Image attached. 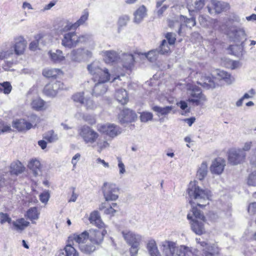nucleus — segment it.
<instances>
[{
  "label": "nucleus",
  "mask_w": 256,
  "mask_h": 256,
  "mask_svg": "<svg viewBox=\"0 0 256 256\" xmlns=\"http://www.w3.org/2000/svg\"><path fill=\"white\" fill-rule=\"evenodd\" d=\"M188 196L190 197L189 202L192 206V216L190 214H188L187 218L188 220H198L204 222L205 217L201 212L200 210H198L193 204H196L200 207H203L206 205V202L209 198L210 192L208 190H203L200 188L195 184L190 183L187 190Z\"/></svg>",
  "instance_id": "1"
},
{
  "label": "nucleus",
  "mask_w": 256,
  "mask_h": 256,
  "mask_svg": "<svg viewBox=\"0 0 256 256\" xmlns=\"http://www.w3.org/2000/svg\"><path fill=\"white\" fill-rule=\"evenodd\" d=\"M87 68L92 76L93 82L106 83L110 80V74L108 70L105 68L101 67L98 62H94L88 64Z\"/></svg>",
  "instance_id": "2"
},
{
  "label": "nucleus",
  "mask_w": 256,
  "mask_h": 256,
  "mask_svg": "<svg viewBox=\"0 0 256 256\" xmlns=\"http://www.w3.org/2000/svg\"><path fill=\"white\" fill-rule=\"evenodd\" d=\"M186 96L188 102L196 106L200 105L206 100L202 89L196 85L189 84L187 86Z\"/></svg>",
  "instance_id": "3"
},
{
  "label": "nucleus",
  "mask_w": 256,
  "mask_h": 256,
  "mask_svg": "<svg viewBox=\"0 0 256 256\" xmlns=\"http://www.w3.org/2000/svg\"><path fill=\"white\" fill-rule=\"evenodd\" d=\"M80 136L86 144H92L98 139L99 134L92 128L88 126H83L78 130Z\"/></svg>",
  "instance_id": "4"
},
{
  "label": "nucleus",
  "mask_w": 256,
  "mask_h": 256,
  "mask_svg": "<svg viewBox=\"0 0 256 256\" xmlns=\"http://www.w3.org/2000/svg\"><path fill=\"white\" fill-rule=\"evenodd\" d=\"M102 192L106 201L116 200L118 197V189L115 184L105 182L102 187Z\"/></svg>",
  "instance_id": "5"
},
{
  "label": "nucleus",
  "mask_w": 256,
  "mask_h": 256,
  "mask_svg": "<svg viewBox=\"0 0 256 256\" xmlns=\"http://www.w3.org/2000/svg\"><path fill=\"white\" fill-rule=\"evenodd\" d=\"M246 156V152L240 148H232L229 150L228 160L232 165H237L243 162Z\"/></svg>",
  "instance_id": "6"
},
{
  "label": "nucleus",
  "mask_w": 256,
  "mask_h": 256,
  "mask_svg": "<svg viewBox=\"0 0 256 256\" xmlns=\"http://www.w3.org/2000/svg\"><path fill=\"white\" fill-rule=\"evenodd\" d=\"M196 240L204 251L203 256H214L218 254L219 249L216 244H210L206 241L201 240L200 238H196Z\"/></svg>",
  "instance_id": "7"
},
{
  "label": "nucleus",
  "mask_w": 256,
  "mask_h": 256,
  "mask_svg": "<svg viewBox=\"0 0 256 256\" xmlns=\"http://www.w3.org/2000/svg\"><path fill=\"white\" fill-rule=\"evenodd\" d=\"M98 130L108 136L114 138L121 133V128L114 124H106L98 126Z\"/></svg>",
  "instance_id": "8"
},
{
  "label": "nucleus",
  "mask_w": 256,
  "mask_h": 256,
  "mask_svg": "<svg viewBox=\"0 0 256 256\" xmlns=\"http://www.w3.org/2000/svg\"><path fill=\"white\" fill-rule=\"evenodd\" d=\"M106 233L107 232L104 229H91L88 232L89 240L91 243L98 246L102 242L104 237Z\"/></svg>",
  "instance_id": "9"
},
{
  "label": "nucleus",
  "mask_w": 256,
  "mask_h": 256,
  "mask_svg": "<svg viewBox=\"0 0 256 256\" xmlns=\"http://www.w3.org/2000/svg\"><path fill=\"white\" fill-rule=\"evenodd\" d=\"M208 11L210 14L214 13L220 14L222 12L228 10L230 8V4L226 2L212 0L211 6H207Z\"/></svg>",
  "instance_id": "10"
},
{
  "label": "nucleus",
  "mask_w": 256,
  "mask_h": 256,
  "mask_svg": "<svg viewBox=\"0 0 256 256\" xmlns=\"http://www.w3.org/2000/svg\"><path fill=\"white\" fill-rule=\"evenodd\" d=\"M137 118L136 112L128 108L124 109L118 116L121 124L128 123L135 121Z\"/></svg>",
  "instance_id": "11"
},
{
  "label": "nucleus",
  "mask_w": 256,
  "mask_h": 256,
  "mask_svg": "<svg viewBox=\"0 0 256 256\" xmlns=\"http://www.w3.org/2000/svg\"><path fill=\"white\" fill-rule=\"evenodd\" d=\"M122 236L126 242L130 246L140 245L142 240V236L131 231H122Z\"/></svg>",
  "instance_id": "12"
},
{
  "label": "nucleus",
  "mask_w": 256,
  "mask_h": 256,
  "mask_svg": "<svg viewBox=\"0 0 256 256\" xmlns=\"http://www.w3.org/2000/svg\"><path fill=\"white\" fill-rule=\"evenodd\" d=\"M62 45L66 48H72L77 46L76 34L75 32H68L64 35Z\"/></svg>",
  "instance_id": "13"
},
{
  "label": "nucleus",
  "mask_w": 256,
  "mask_h": 256,
  "mask_svg": "<svg viewBox=\"0 0 256 256\" xmlns=\"http://www.w3.org/2000/svg\"><path fill=\"white\" fill-rule=\"evenodd\" d=\"M26 41L22 36H18L14 38V44L12 46L14 53L18 56L22 54L26 46Z\"/></svg>",
  "instance_id": "14"
},
{
  "label": "nucleus",
  "mask_w": 256,
  "mask_h": 256,
  "mask_svg": "<svg viewBox=\"0 0 256 256\" xmlns=\"http://www.w3.org/2000/svg\"><path fill=\"white\" fill-rule=\"evenodd\" d=\"M56 32L59 34H62L71 30H76L73 23L68 19H62L59 21L56 28Z\"/></svg>",
  "instance_id": "15"
},
{
  "label": "nucleus",
  "mask_w": 256,
  "mask_h": 256,
  "mask_svg": "<svg viewBox=\"0 0 256 256\" xmlns=\"http://www.w3.org/2000/svg\"><path fill=\"white\" fill-rule=\"evenodd\" d=\"M216 78H212L209 76L202 75L200 80L197 82L198 84L206 89H213L216 87Z\"/></svg>",
  "instance_id": "16"
},
{
  "label": "nucleus",
  "mask_w": 256,
  "mask_h": 256,
  "mask_svg": "<svg viewBox=\"0 0 256 256\" xmlns=\"http://www.w3.org/2000/svg\"><path fill=\"white\" fill-rule=\"evenodd\" d=\"M225 166V160L221 158H218L212 162L210 171L213 174H220L223 172Z\"/></svg>",
  "instance_id": "17"
},
{
  "label": "nucleus",
  "mask_w": 256,
  "mask_h": 256,
  "mask_svg": "<svg viewBox=\"0 0 256 256\" xmlns=\"http://www.w3.org/2000/svg\"><path fill=\"white\" fill-rule=\"evenodd\" d=\"M28 166L34 176L42 175V166L38 160L36 159L31 160L29 162Z\"/></svg>",
  "instance_id": "18"
},
{
  "label": "nucleus",
  "mask_w": 256,
  "mask_h": 256,
  "mask_svg": "<svg viewBox=\"0 0 256 256\" xmlns=\"http://www.w3.org/2000/svg\"><path fill=\"white\" fill-rule=\"evenodd\" d=\"M88 232L84 231L80 234H74L72 236L68 237V242L74 240L78 244V247L81 244H84L88 239H89Z\"/></svg>",
  "instance_id": "19"
},
{
  "label": "nucleus",
  "mask_w": 256,
  "mask_h": 256,
  "mask_svg": "<svg viewBox=\"0 0 256 256\" xmlns=\"http://www.w3.org/2000/svg\"><path fill=\"white\" fill-rule=\"evenodd\" d=\"M204 0H188V8L190 14L194 11H198L204 6Z\"/></svg>",
  "instance_id": "20"
},
{
  "label": "nucleus",
  "mask_w": 256,
  "mask_h": 256,
  "mask_svg": "<svg viewBox=\"0 0 256 256\" xmlns=\"http://www.w3.org/2000/svg\"><path fill=\"white\" fill-rule=\"evenodd\" d=\"M12 126L18 131L22 132L30 129L32 124L24 119H20L14 121L12 124Z\"/></svg>",
  "instance_id": "21"
},
{
  "label": "nucleus",
  "mask_w": 256,
  "mask_h": 256,
  "mask_svg": "<svg viewBox=\"0 0 256 256\" xmlns=\"http://www.w3.org/2000/svg\"><path fill=\"white\" fill-rule=\"evenodd\" d=\"M48 54L51 61L55 64H60L65 59L62 52L60 50H50L48 52Z\"/></svg>",
  "instance_id": "22"
},
{
  "label": "nucleus",
  "mask_w": 256,
  "mask_h": 256,
  "mask_svg": "<svg viewBox=\"0 0 256 256\" xmlns=\"http://www.w3.org/2000/svg\"><path fill=\"white\" fill-rule=\"evenodd\" d=\"M134 22L138 24L140 23L146 15V8L145 6H140L134 12Z\"/></svg>",
  "instance_id": "23"
},
{
  "label": "nucleus",
  "mask_w": 256,
  "mask_h": 256,
  "mask_svg": "<svg viewBox=\"0 0 256 256\" xmlns=\"http://www.w3.org/2000/svg\"><path fill=\"white\" fill-rule=\"evenodd\" d=\"M115 98L117 101L122 105L126 104L128 101L127 92L123 88L116 90Z\"/></svg>",
  "instance_id": "24"
},
{
  "label": "nucleus",
  "mask_w": 256,
  "mask_h": 256,
  "mask_svg": "<svg viewBox=\"0 0 256 256\" xmlns=\"http://www.w3.org/2000/svg\"><path fill=\"white\" fill-rule=\"evenodd\" d=\"M136 58L131 54H124L122 57V62L124 68L128 69L134 65Z\"/></svg>",
  "instance_id": "25"
},
{
  "label": "nucleus",
  "mask_w": 256,
  "mask_h": 256,
  "mask_svg": "<svg viewBox=\"0 0 256 256\" xmlns=\"http://www.w3.org/2000/svg\"><path fill=\"white\" fill-rule=\"evenodd\" d=\"M94 87L92 89V95L96 96L104 94L107 90V87L105 83L100 82H94Z\"/></svg>",
  "instance_id": "26"
},
{
  "label": "nucleus",
  "mask_w": 256,
  "mask_h": 256,
  "mask_svg": "<svg viewBox=\"0 0 256 256\" xmlns=\"http://www.w3.org/2000/svg\"><path fill=\"white\" fill-rule=\"evenodd\" d=\"M89 220L91 224H95L99 228H102L104 225L98 211H94L90 214Z\"/></svg>",
  "instance_id": "27"
},
{
  "label": "nucleus",
  "mask_w": 256,
  "mask_h": 256,
  "mask_svg": "<svg viewBox=\"0 0 256 256\" xmlns=\"http://www.w3.org/2000/svg\"><path fill=\"white\" fill-rule=\"evenodd\" d=\"M204 222L198 220H192L191 223L192 230L197 234L200 235L204 232Z\"/></svg>",
  "instance_id": "28"
},
{
  "label": "nucleus",
  "mask_w": 256,
  "mask_h": 256,
  "mask_svg": "<svg viewBox=\"0 0 256 256\" xmlns=\"http://www.w3.org/2000/svg\"><path fill=\"white\" fill-rule=\"evenodd\" d=\"M24 166L20 161L14 162L10 166V172L12 174L18 176L24 172Z\"/></svg>",
  "instance_id": "29"
},
{
  "label": "nucleus",
  "mask_w": 256,
  "mask_h": 256,
  "mask_svg": "<svg viewBox=\"0 0 256 256\" xmlns=\"http://www.w3.org/2000/svg\"><path fill=\"white\" fill-rule=\"evenodd\" d=\"M104 60L106 63L110 64L116 62L118 58V54L114 50L102 52Z\"/></svg>",
  "instance_id": "30"
},
{
  "label": "nucleus",
  "mask_w": 256,
  "mask_h": 256,
  "mask_svg": "<svg viewBox=\"0 0 256 256\" xmlns=\"http://www.w3.org/2000/svg\"><path fill=\"white\" fill-rule=\"evenodd\" d=\"M173 109V106H166L161 107L158 106H154L152 107V110L154 111L156 115L158 116H166L169 114Z\"/></svg>",
  "instance_id": "31"
},
{
  "label": "nucleus",
  "mask_w": 256,
  "mask_h": 256,
  "mask_svg": "<svg viewBox=\"0 0 256 256\" xmlns=\"http://www.w3.org/2000/svg\"><path fill=\"white\" fill-rule=\"evenodd\" d=\"M33 109L37 111H42L46 108V102L40 98H34L31 102Z\"/></svg>",
  "instance_id": "32"
},
{
  "label": "nucleus",
  "mask_w": 256,
  "mask_h": 256,
  "mask_svg": "<svg viewBox=\"0 0 256 256\" xmlns=\"http://www.w3.org/2000/svg\"><path fill=\"white\" fill-rule=\"evenodd\" d=\"M179 20L180 22L183 24V26H186L190 28L196 24V18L192 16L188 18L183 15H180L179 16Z\"/></svg>",
  "instance_id": "33"
},
{
  "label": "nucleus",
  "mask_w": 256,
  "mask_h": 256,
  "mask_svg": "<svg viewBox=\"0 0 256 256\" xmlns=\"http://www.w3.org/2000/svg\"><path fill=\"white\" fill-rule=\"evenodd\" d=\"M168 26L170 28L176 31L178 34H180L183 27V24L180 22L179 16L176 17L174 20H169Z\"/></svg>",
  "instance_id": "34"
},
{
  "label": "nucleus",
  "mask_w": 256,
  "mask_h": 256,
  "mask_svg": "<svg viewBox=\"0 0 256 256\" xmlns=\"http://www.w3.org/2000/svg\"><path fill=\"white\" fill-rule=\"evenodd\" d=\"M147 249L150 256H161L154 240L149 241L147 244Z\"/></svg>",
  "instance_id": "35"
},
{
  "label": "nucleus",
  "mask_w": 256,
  "mask_h": 256,
  "mask_svg": "<svg viewBox=\"0 0 256 256\" xmlns=\"http://www.w3.org/2000/svg\"><path fill=\"white\" fill-rule=\"evenodd\" d=\"M60 254L61 256H78V253L70 243L66 245Z\"/></svg>",
  "instance_id": "36"
},
{
  "label": "nucleus",
  "mask_w": 256,
  "mask_h": 256,
  "mask_svg": "<svg viewBox=\"0 0 256 256\" xmlns=\"http://www.w3.org/2000/svg\"><path fill=\"white\" fill-rule=\"evenodd\" d=\"M84 48L74 50L70 52L71 58L72 60L75 62H80L82 59L84 58Z\"/></svg>",
  "instance_id": "37"
},
{
  "label": "nucleus",
  "mask_w": 256,
  "mask_h": 256,
  "mask_svg": "<svg viewBox=\"0 0 256 256\" xmlns=\"http://www.w3.org/2000/svg\"><path fill=\"white\" fill-rule=\"evenodd\" d=\"M62 74V72L58 68H45L42 71V74L46 78H54Z\"/></svg>",
  "instance_id": "38"
},
{
  "label": "nucleus",
  "mask_w": 256,
  "mask_h": 256,
  "mask_svg": "<svg viewBox=\"0 0 256 256\" xmlns=\"http://www.w3.org/2000/svg\"><path fill=\"white\" fill-rule=\"evenodd\" d=\"M208 172V164L206 162H203L199 167L196 176L198 179L202 180L204 179Z\"/></svg>",
  "instance_id": "39"
},
{
  "label": "nucleus",
  "mask_w": 256,
  "mask_h": 256,
  "mask_svg": "<svg viewBox=\"0 0 256 256\" xmlns=\"http://www.w3.org/2000/svg\"><path fill=\"white\" fill-rule=\"evenodd\" d=\"M97 246L95 244L90 243L86 244H81L80 245L79 249L83 253L86 254H90L96 250Z\"/></svg>",
  "instance_id": "40"
},
{
  "label": "nucleus",
  "mask_w": 256,
  "mask_h": 256,
  "mask_svg": "<svg viewBox=\"0 0 256 256\" xmlns=\"http://www.w3.org/2000/svg\"><path fill=\"white\" fill-rule=\"evenodd\" d=\"M12 224L16 230H22L28 226L30 222L26 221L24 218H21L16 221H14Z\"/></svg>",
  "instance_id": "41"
},
{
  "label": "nucleus",
  "mask_w": 256,
  "mask_h": 256,
  "mask_svg": "<svg viewBox=\"0 0 256 256\" xmlns=\"http://www.w3.org/2000/svg\"><path fill=\"white\" fill-rule=\"evenodd\" d=\"M89 14L87 10H84L82 13V15L80 18L74 23V27L76 30L80 26L84 24L88 20Z\"/></svg>",
  "instance_id": "42"
},
{
  "label": "nucleus",
  "mask_w": 256,
  "mask_h": 256,
  "mask_svg": "<svg viewBox=\"0 0 256 256\" xmlns=\"http://www.w3.org/2000/svg\"><path fill=\"white\" fill-rule=\"evenodd\" d=\"M234 41L240 42L242 39L245 38L246 34L242 28H237L233 30Z\"/></svg>",
  "instance_id": "43"
},
{
  "label": "nucleus",
  "mask_w": 256,
  "mask_h": 256,
  "mask_svg": "<svg viewBox=\"0 0 256 256\" xmlns=\"http://www.w3.org/2000/svg\"><path fill=\"white\" fill-rule=\"evenodd\" d=\"M216 74L218 76V78L224 80L228 84H232V80L230 78V75L227 72L218 70L216 71Z\"/></svg>",
  "instance_id": "44"
},
{
  "label": "nucleus",
  "mask_w": 256,
  "mask_h": 256,
  "mask_svg": "<svg viewBox=\"0 0 256 256\" xmlns=\"http://www.w3.org/2000/svg\"><path fill=\"white\" fill-rule=\"evenodd\" d=\"M43 138L49 142H56L58 139V134H55L52 130L45 133L43 136Z\"/></svg>",
  "instance_id": "45"
},
{
  "label": "nucleus",
  "mask_w": 256,
  "mask_h": 256,
  "mask_svg": "<svg viewBox=\"0 0 256 256\" xmlns=\"http://www.w3.org/2000/svg\"><path fill=\"white\" fill-rule=\"evenodd\" d=\"M38 215L39 214L38 212L37 208L36 207H32L28 210L26 216L32 222L33 220L38 218Z\"/></svg>",
  "instance_id": "46"
},
{
  "label": "nucleus",
  "mask_w": 256,
  "mask_h": 256,
  "mask_svg": "<svg viewBox=\"0 0 256 256\" xmlns=\"http://www.w3.org/2000/svg\"><path fill=\"white\" fill-rule=\"evenodd\" d=\"M142 54V56H144L150 62H154L156 60L159 53L156 48V49L150 50L148 53H144V54Z\"/></svg>",
  "instance_id": "47"
},
{
  "label": "nucleus",
  "mask_w": 256,
  "mask_h": 256,
  "mask_svg": "<svg viewBox=\"0 0 256 256\" xmlns=\"http://www.w3.org/2000/svg\"><path fill=\"white\" fill-rule=\"evenodd\" d=\"M168 44L166 40H163L160 46L156 48L159 54H164L168 53L170 50Z\"/></svg>",
  "instance_id": "48"
},
{
  "label": "nucleus",
  "mask_w": 256,
  "mask_h": 256,
  "mask_svg": "<svg viewBox=\"0 0 256 256\" xmlns=\"http://www.w3.org/2000/svg\"><path fill=\"white\" fill-rule=\"evenodd\" d=\"M12 89V86L9 82H6L0 84V92H2L4 94H8L10 92Z\"/></svg>",
  "instance_id": "49"
},
{
  "label": "nucleus",
  "mask_w": 256,
  "mask_h": 256,
  "mask_svg": "<svg viewBox=\"0 0 256 256\" xmlns=\"http://www.w3.org/2000/svg\"><path fill=\"white\" fill-rule=\"evenodd\" d=\"M72 98L75 102H79L83 105L87 98L84 96V92H78L73 95Z\"/></svg>",
  "instance_id": "50"
},
{
  "label": "nucleus",
  "mask_w": 256,
  "mask_h": 256,
  "mask_svg": "<svg viewBox=\"0 0 256 256\" xmlns=\"http://www.w3.org/2000/svg\"><path fill=\"white\" fill-rule=\"evenodd\" d=\"M50 83L52 85V88H54V90L55 96H56L58 90L66 89V88L64 86V84L60 81H56Z\"/></svg>",
  "instance_id": "51"
},
{
  "label": "nucleus",
  "mask_w": 256,
  "mask_h": 256,
  "mask_svg": "<svg viewBox=\"0 0 256 256\" xmlns=\"http://www.w3.org/2000/svg\"><path fill=\"white\" fill-rule=\"evenodd\" d=\"M50 83L52 85V88H54V90L55 96H56L58 90L66 89V88L64 86V84L60 81H56Z\"/></svg>",
  "instance_id": "52"
},
{
  "label": "nucleus",
  "mask_w": 256,
  "mask_h": 256,
  "mask_svg": "<svg viewBox=\"0 0 256 256\" xmlns=\"http://www.w3.org/2000/svg\"><path fill=\"white\" fill-rule=\"evenodd\" d=\"M44 93L48 96H55V92L54 88H52V85L51 83H49L47 84L44 88L43 90Z\"/></svg>",
  "instance_id": "53"
},
{
  "label": "nucleus",
  "mask_w": 256,
  "mask_h": 256,
  "mask_svg": "<svg viewBox=\"0 0 256 256\" xmlns=\"http://www.w3.org/2000/svg\"><path fill=\"white\" fill-rule=\"evenodd\" d=\"M83 105L88 110H94L96 108V105L94 102L93 100L88 98L85 100V102Z\"/></svg>",
  "instance_id": "54"
},
{
  "label": "nucleus",
  "mask_w": 256,
  "mask_h": 256,
  "mask_svg": "<svg viewBox=\"0 0 256 256\" xmlns=\"http://www.w3.org/2000/svg\"><path fill=\"white\" fill-rule=\"evenodd\" d=\"M153 115L152 113L150 112H143L140 116V120L142 122H147L152 120Z\"/></svg>",
  "instance_id": "55"
},
{
  "label": "nucleus",
  "mask_w": 256,
  "mask_h": 256,
  "mask_svg": "<svg viewBox=\"0 0 256 256\" xmlns=\"http://www.w3.org/2000/svg\"><path fill=\"white\" fill-rule=\"evenodd\" d=\"M247 182L249 186H256V170L250 174Z\"/></svg>",
  "instance_id": "56"
},
{
  "label": "nucleus",
  "mask_w": 256,
  "mask_h": 256,
  "mask_svg": "<svg viewBox=\"0 0 256 256\" xmlns=\"http://www.w3.org/2000/svg\"><path fill=\"white\" fill-rule=\"evenodd\" d=\"M40 200L44 204H46L50 197V194L48 190H44L40 194Z\"/></svg>",
  "instance_id": "57"
},
{
  "label": "nucleus",
  "mask_w": 256,
  "mask_h": 256,
  "mask_svg": "<svg viewBox=\"0 0 256 256\" xmlns=\"http://www.w3.org/2000/svg\"><path fill=\"white\" fill-rule=\"evenodd\" d=\"M91 38V36L88 34H85L78 36L76 35L77 46L80 44L84 43L88 41Z\"/></svg>",
  "instance_id": "58"
},
{
  "label": "nucleus",
  "mask_w": 256,
  "mask_h": 256,
  "mask_svg": "<svg viewBox=\"0 0 256 256\" xmlns=\"http://www.w3.org/2000/svg\"><path fill=\"white\" fill-rule=\"evenodd\" d=\"M166 38L168 41V43L170 45H172L174 44L176 40V34L172 32H168L166 34Z\"/></svg>",
  "instance_id": "59"
},
{
  "label": "nucleus",
  "mask_w": 256,
  "mask_h": 256,
  "mask_svg": "<svg viewBox=\"0 0 256 256\" xmlns=\"http://www.w3.org/2000/svg\"><path fill=\"white\" fill-rule=\"evenodd\" d=\"M12 222L11 218L9 216L8 214L0 212V222L3 224L6 222L10 223Z\"/></svg>",
  "instance_id": "60"
},
{
  "label": "nucleus",
  "mask_w": 256,
  "mask_h": 256,
  "mask_svg": "<svg viewBox=\"0 0 256 256\" xmlns=\"http://www.w3.org/2000/svg\"><path fill=\"white\" fill-rule=\"evenodd\" d=\"M97 146L99 148L98 151L100 152L104 149L108 148L110 146V144L106 140H99L97 142Z\"/></svg>",
  "instance_id": "61"
},
{
  "label": "nucleus",
  "mask_w": 256,
  "mask_h": 256,
  "mask_svg": "<svg viewBox=\"0 0 256 256\" xmlns=\"http://www.w3.org/2000/svg\"><path fill=\"white\" fill-rule=\"evenodd\" d=\"M129 20L130 18L128 16L124 15L120 18L118 24L120 26H125L126 25Z\"/></svg>",
  "instance_id": "62"
},
{
  "label": "nucleus",
  "mask_w": 256,
  "mask_h": 256,
  "mask_svg": "<svg viewBox=\"0 0 256 256\" xmlns=\"http://www.w3.org/2000/svg\"><path fill=\"white\" fill-rule=\"evenodd\" d=\"M250 163L254 166H256V148L252 150L250 157Z\"/></svg>",
  "instance_id": "63"
},
{
  "label": "nucleus",
  "mask_w": 256,
  "mask_h": 256,
  "mask_svg": "<svg viewBox=\"0 0 256 256\" xmlns=\"http://www.w3.org/2000/svg\"><path fill=\"white\" fill-rule=\"evenodd\" d=\"M130 248V253L131 256H136L139 250L140 245H131Z\"/></svg>",
  "instance_id": "64"
}]
</instances>
